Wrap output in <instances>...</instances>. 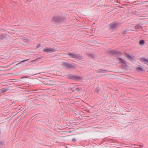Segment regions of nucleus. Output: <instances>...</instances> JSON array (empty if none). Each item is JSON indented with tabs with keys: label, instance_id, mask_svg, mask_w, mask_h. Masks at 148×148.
Listing matches in <instances>:
<instances>
[{
	"label": "nucleus",
	"instance_id": "1",
	"mask_svg": "<svg viewBox=\"0 0 148 148\" xmlns=\"http://www.w3.org/2000/svg\"><path fill=\"white\" fill-rule=\"evenodd\" d=\"M121 23H119L114 22L109 25L110 28L111 29L117 28L121 25Z\"/></svg>",
	"mask_w": 148,
	"mask_h": 148
},
{
	"label": "nucleus",
	"instance_id": "2",
	"mask_svg": "<svg viewBox=\"0 0 148 148\" xmlns=\"http://www.w3.org/2000/svg\"><path fill=\"white\" fill-rule=\"evenodd\" d=\"M64 18L62 17H59V16H55L53 18L52 21L55 23H58L64 21Z\"/></svg>",
	"mask_w": 148,
	"mask_h": 148
},
{
	"label": "nucleus",
	"instance_id": "3",
	"mask_svg": "<svg viewBox=\"0 0 148 148\" xmlns=\"http://www.w3.org/2000/svg\"><path fill=\"white\" fill-rule=\"evenodd\" d=\"M68 55L72 58H77L80 60H81L82 58V57L80 54H75L72 53H68Z\"/></svg>",
	"mask_w": 148,
	"mask_h": 148
},
{
	"label": "nucleus",
	"instance_id": "4",
	"mask_svg": "<svg viewBox=\"0 0 148 148\" xmlns=\"http://www.w3.org/2000/svg\"><path fill=\"white\" fill-rule=\"evenodd\" d=\"M62 66H64L66 69L69 68H74L75 66L71 64H69L66 62H63L62 64Z\"/></svg>",
	"mask_w": 148,
	"mask_h": 148
},
{
	"label": "nucleus",
	"instance_id": "5",
	"mask_svg": "<svg viewBox=\"0 0 148 148\" xmlns=\"http://www.w3.org/2000/svg\"><path fill=\"white\" fill-rule=\"evenodd\" d=\"M57 51V50L55 48H49L46 47L43 50L44 52H47V53H50L52 52H54Z\"/></svg>",
	"mask_w": 148,
	"mask_h": 148
},
{
	"label": "nucleus",
	"instance_id": "6",
	"mask_svg": "<svg viewBox=\"0 0 148 148\" xmlns=\"http://www.w3.org/2000/svg\"><path fill=\"white\" fill-rule=\"evenodd\" d=\"M109 53L112 54H114L118 56H121V53L119 51H117L116 50L110 51H109Z\"/></svg>",
	"mask_w": 148,
	"mask_h": 148
},
{
	"label": "nucleus",
	"instance_id": "7",
	"mask_svg": "<svg viewBox=\"0 0 148 148\" xmlns=\"http://www.w3.org/2000/svg\"><path fill=\"white\" fill-rule=\"evenodd\" d=\"M118 59L119 63L124 64V65L123 66L124 67H126L127 66H128L126 63V60L120 58H119Z\"/></svg>",
	"mask_w": 148,
	"mask_h": 148
},
{
	"label": "nucleus",
	"instance_id": "8",
	"mask_svg": "<svg viewBox=\"0 0 148 148\" xmlns=\"http://www.w3.org/2000/svg\"><path fill=\"white\" fill-rule=\"evenodd\" d=\"M126 55V57L129 60H134V56H130L129 54H127L126 53H125Z\"/></svg>",
	"mask_w": 148,
	"mask_h": 148
},
{
	"label": "nucleus",
	"instance_id": "9",
	"mask_svg": "<svg viewBox=\"0 0 148 148\" xmlns=\"http://www.w3.org/2000/svg\"><path fill=\"white\" fill-rule=\"evenodd\" d=\"M140 60L145 64L148 65V59H146L144 57H142L140 58Z\"/></svg>",
	"mask_w": 148,
	"mask_h": 148
},
{
	"label": "nucleus",
	"instance_id": "10",
	"mask_svg": "<svg viewBox=\"0 0 148 148\" xmlns=\"http://www.w3.org/2000/svg\"><path fill=\"white\" fill-rule=\"evenodd\" d=\"M82 88H76L74 90H72V92H75V93H79V92L82 90Z\"/></svg>",
	"mask_w": 148,
	"mask_h": 148
},
{
	"label": "nucleus",
	"instance_id": "11",
	"mask_svg": "<svg viewBox=\"0 0 148 148\" xmlns=\"http://www.w3.org/2000/svg\"><path fill=\"white\" fill-rule=\"evenodd\" d=\"M8 35L4 33L0 34V39L3 40L7 37Z\"/></svg>",
	"mask_w": 148,
	"mask_h": 148
},
{
	"label": "nucleus",
	"instance_id": "12",
	"mask_svg": "<svg viewBox=\"0 0 148 148\" xmlns=\"http://www.w3.org/2000/svg\"><path fill=\"white\" fill-rule=\"evenodd\" d=\"M8 90V89L7 87L2 88L0 89V92L3 93L7 91Z\"/></svg>",
	"mask_w": 148,
	"mask_h": 148
},
{
	"label": "nucleus",
	"instance_id": "13",
	"mask_svg": "<svg viewBox=\"0 0 148 148\" xmlns=\"http://www.w3.org/2000/svg\"><path fill=\"white\" fill-rule=\"evenodd\" d=\"M82 79V77L81 76H75L74 80L79 81Z\"/></svg>",
	"mask_w": 148,
	"mask_h": 148
},
{
	"label": "nucleus",
	"instance_id": "14",
	"mask_svg": "<svg viewBox=\"0 0 148 148\" xmlns=\"http://www.w3.org/2000/svg\"><path fill=\"white\" fill-rule=\"evenodd\" d=\"M75 76V75H74L73 74H70L69 75L68 78L69 79H71L74 80Z\"/></svg>",
	"mask_w": 148,
	"mask_h": 148
},
{
	"label": "nucleus",
	"instance_id": "15",
	"mask_svg": "<svg viewBox=\"0 0 148 148\" xmlns=\"http://www.w3.org/2000/svg\"><path fill=\"white\" fill-rule=\"evenodd\" d=\"M88 55L89 57L90 58H92L93 59H94L95 58V55L93 54L89 53Z\"/></svg>",
	"mask_w": 148,
	"mask_h": 148
},
{
	"label": "nucleus",
	"instance_id": "16",
	"mask_svg": "<svg viewBox=\"0 0 148 148\" xmlns=\"http://www.w3.org/2000/svg\"><path fill=\"white\" fill-rule=\"evenodd\" d=\"M28 60V59L27 60H22L20 62H19L17 64H16V66H18L19 65L21 64V65L20 66H21L23 65V64H21L23 62H25V61H27Z\"/></svg>",
	"mask_w": 148,
	"mask_h": 148
},
{
	"label": "nucleus",
	"instance_id": "17",
	"mask_svg": "<svg viewBox=\"0 0 148 148\" xmlns=\"http://www.w3.org/2000/svg\"><path fill=\"white\" fill-rule=\"evenodd\" d=\"M134 28L135 29H142V27L140 25L138 24V25H136L134 26Z\"/></svg>",
	"mask_w": 148,
	"mask_h": 148
},
{
	"label": "nucleus",
	"instance_id": "18",
	"mask_svg": "<svg viewBox=\"0 0 148 148\" xmlns=\"http://www.w3.org/2000/svg\"><path fill=\"white\" fill-rule=\"evenodd\" d=\"M145 41L143 40H141L139 41V44L140 45H142L144 44Z\"/></svg>",
	"mask_w": 148,
	"mask_h": 148
},
{
	"label": "nucleus",
	"instance_id": "19",
	"mask_svg": "<svg viewBox=\"0 0 148 148\" xmlns=\"http://www.w3.org/2000/svg\"><path fill=\"white\" fill-rule=\"evenodd\" d=\"M137 71H143V69L140 67H138L137 68Z\"/></svg>",
	"mask_w": 148,
	"mask_h": 148
},
{
	"label": "nucleus",
	"instance_id": "20",
	"mask_svg": "<svg viewBox=\"0 0 148 148\" xmlns=\"http://www.w3.org/2000/svg\"><path fill=\"white\" fill-rule=\"evenodd\" d=\"M5 144V141H2L0 142V145L2 146H4Z\"/></svg>",
	"mask_w": 148,
	"mask_h": 148
},
{
	"label": "nucleus",
	"instance_id": "21",
	"mask_svg": "<svg viewBox=\"0 0 148 148\" xmlns=\"http://www.w3.org/2000/svg\"><path fill=\"white\" fill-rule=\"evenodd\" d=\"M76 141L77 140L75 138H73L72 140V141L74 142L75 143Z\"/></svg>",
	"mask_w": 148,
	"mask_h": 148
},
{
	"label": "nucleus",
	"instance_id": "22",
	"mask_svg": "<svg viewBox=\"0 0 148 148\" xmlns=\"http://www.w3.org/2000/svg\"><path fill=\"white\" fill-rule=\"evenodd\" d=\"M95 91L97 93H98L99 91V89H98L97 88L95 90Z\"/></svg>",
	"mask_w": 148,
	"mask_h": 148
},
{
	"label": "nucleus",
	"instance_id": "23",
	"mask_svg": "<svg viewBox=\"0 0 148 148\" xmlns=\"http://www.w3.org/2000/svg\"><path fill=\"white\" fill-rule=\"evenodd\" d=\"M42 58V57H37L36 58L37 60H39V59H41Z\"/></svg>",
	"mask_w": 148,
	"mask_h": 148
},
{
	"label": "nucleus",
	"instance_id": "24",
	"mask_svg": "<svg viewBox=\"0 0 148 148\" xmlns=\"http://www.w3.org/2000/svg\"><path fill=\"white\" fill-rule=\"evenodd\" d=\"M39 47H40V44H38V45L37 47V48H38Z\"/></svg>",
	"mask_w": 148,
	"mask_h": 148
},
{
	"label": "nucleus",
	"instance_id": "25",
	"mask_svg": "<svg viewBox=\"0 0 148 148\" xmlns=\"http://www.w3.org/2000/svg\"><path fill=\"white\" fill-rule=\"evenodd\" d=\"M37 61V59H36H36H35L34 60H33V62H36V61Z\"/></svg>",
	"mask_w": 148,
	"mask_h": 148
},
{
	"label": "nucleus",
	"instance_id": "26",
	"mask_svg": "<svg viewBox=\"0 0 148 148\" xmlns=\"http://www.w3.org/2000/svg\"><path fill=\"white\" fill-rule=\"evenodd\" d=\"M127 31V30H126L125 31H124V32H126Z\"/></svg>",
	"mask_w": 148,
	"mask_h": 148
},
{
	"label": "nucleus",
	"instance_id": "27",
	"mask_svg": "<svg viewBox=\"0 0 148 148\" xmlns=\"http://www.w3.org/2000/svg\"><path fill=\"white\" fill-rule=\"evenodd\" d=\"M98 72L99 73H101V71H98Z\"/></svg>",
	"mask_w": 148,
	"mask_h": 148
}]
</instances>
